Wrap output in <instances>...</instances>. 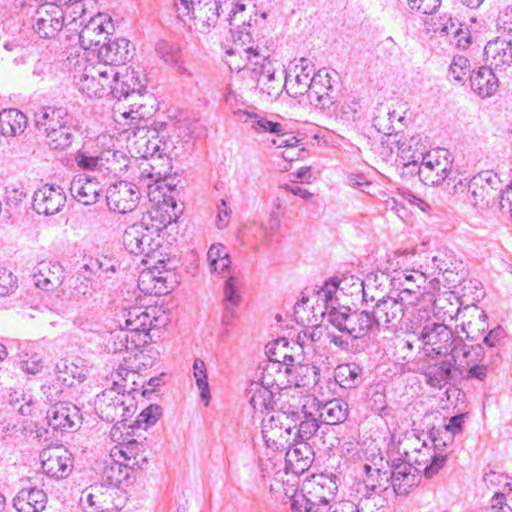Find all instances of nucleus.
I'll return each instance as SVG.
<instances>
[{"mask_svg": "<svg viewBox=\"0 0 512 512\" xmlns=\"http://www.w3.org/2000/svg\"><path fill=\"white\" fill-rule=\"evenodd\" d=\"M78 66L82 67V72L74 75V78L77 79L79 91L88 97L101 98L110 94L120 101L123 96L127 99L139 96L141 86L139 76L134 70H125V73H122L114 71V68L107 64L87 61L82 64L78 62Z\"/></svg>", "mask_w": 512, "mask_h": 512, "instance_id": "nucleus-1", "label": "nucleus"}, {"mask_svg": "<svg viewBox=\"0 0 512 512\" xmlns=\"http://www.w3.org/2000/svg\"><path fill=\"white\" fill-rule=\"evenodd\" d=\"M417 457L412 458L405 452L406 460L394 459L392 461L391 484L394 492L400 496H406L413 487L418 485L421 472L426 478H432L445 465L446 456L442 454L429 455L431 463L427 464L428 457L424 458L421 450H415Z\"/></svg>", "mask_w": 512, "mask_h": 512, "instance_id": "nucleus-2", "label": "nucleus"}, {"mask_svg": "<svg viewBox=\"0 0 512 512\" xmlns=\"http://www.w3.org/2000/svg\"><path fill=\"white\" fill-rule=\"evenodd\" d=\"M134 377L135 372L120 369L116 372V377H113V387L105 389L102 393L98 394L95 399V410L99 417L106 422H125L131 417L135 410L136 404L134 398L128 393L120 392V385L117 378L127 380V377Z\"/></svg>", "mask_w": 512, "mask_h": 512, "instance_id": "nucleus-3", "label": "nucleus"}, {"mask_svg": "<svg viewBox=\"0 0 512 512\" xmlns=\"http://www.w3.org/2000/svg\"><path fill=\"white\" fill-rule=\"evenodd\" d=\"M74 161L80 170L98 172L102 177H117L127 170L129 158L118 150L104 149L97 151L88 144L82 146L75 156Z\"/></svg>", "mask_w": 512, "mask_h": 512, "instance_id": "nucleus-4", "label": "nucleus"}, {"mask_svg": "<svg viewBox=\"0 0 512 512\" xmlns=\"http://www.w3.org/2000/svg\"><path fill=\"white\" fill-rule=\"evenodd\" d=\"M411 329L420 343L419 350L431 358L449 356L459 339L447 325L432 321L430 317H425L421 325L414 324Z\"/></svg>", "mask_w": 512, "mask_h": 512, "instance_id": "nucleus-5", "label": "nucleus"}, {"mask_svg": "<svg viewBox=\"0 0 512 512\" xmlns=\"http://www.w3.org/2000/svg\"><path fill=\"white\" fill-rule=\"evenodd\" d=\"M318 405L316 398L307 397L304 399L300 411H294L293 414H297V426L294 428L293 441L297 443H308L309 440L313 441L316 445L317 441H321L324 448L331 450L335 446V442L338 441L336 437L331 434L329 440L326 441L324 437L329 435V428L326 430L321 429L320 422L318 420V413L315 412L314 408Z\"/></svg>", "mask_w": 512, "mask_h": 512, "instance_id": "nucleus-6", "label": "nucleus"}, {"mask_svg": "<svg viewBox=\"0 0 512 512\" xmlns=\"http://www.w3.org/2000/svg\"><path fill=\"white\" fill-rule=\"evenodd\" d=\"M245 57L250 64V77L256 82V88L265 100L276 99L282 92L281 77H276L274 63L269 55L260 54L258 47L250 46L245 49Z\"/></svg>", "mask_w": 512, "mask_h": 512, "instance_id": "nucleus-7", "label": "nucleus"}, {"mask_svg": "<svg viewBox=\"0 0 512 512\" xmlns=\"http://www.w3.org/2000/svg\"><path fill=\"white\" fill-rule=\"evenodd\" d=\"M450 156L447 149L437 148L425 154L421 153L418 157L413 155V160L406 166L411 167L410 172L417 168V173L425 184L437 186L446 179L451 180L452 160Z\"/></svg>", "mask_w": 512, "mask_h": 512, "instance_id": "nucleus-8", "label": "nucleus"}, {"mask_svg": "<svg viewBox=\"0 0 512 512\" xmlns=\"http://www.w3.org/2000/svg\"><path fill=\"white\" fill-rule=\"evenodd\" d=\"M358 287H361L363 292V300L368 302H374L372 314L375 320H377V327L380 329L381 326L391 324L396 326L405 316L402 311V306L397 302V298L394 295V291H390L388 294H382L378 291L377 287H373L370 284V279L367 283L360 282Z\"/></svg>", "mask_w": 512, "mask_h": 512, "instance_id": "nucleus-9", "label": "nucleus"}, {"mask_svg": "<svg viewBox=\"0 0 512 512\" xmlns=\"http://www.w3.org/2000/svg\"><path fill=\"white\" fill-rule=\"evenodd\" d=\"M71 0H45L33 16V29L41 38H54L64 28L65 12L62 4Z\"/></svg>", "mask_w": 512, "mask_h": 512, "instance_id": "nucleus-10", "label": "nucleus"}, {"mask_svg": "<svg viewBox=\"0 0 512 512\" xmlns=\"http://www.w3.org/2000/svg\"><path fill=\"white\" fill-rule=\"evenodd\" d=\"M394 295L401 304L404 314L409 316L411 327L418 322L421 325L425 317L431 316L435 304L434 294L423 293L421 288H413L411 285L399 289L398 292L394 291Z\"/></svg>", "mask_w": 512, "mask_h": 512, "instance_id": "nucleus-11", "label": "nucleus"}, {"mask_svg": "<svg viewBox=\"0 0 512 512\" xmlns=\"http://www.w3.org/2000/svg\"><path fill=\"white\" fill-rule=\"evenodd\" d=\"M480 282L469 280L468 282L463 283L461 288L462 297L467 298L469 301V297L471 296V303L467 304L463 310L460 308L457 309L456 317L458 318L462 315V318L466 316L474 317L475 320H468L462 322V330L466 333L467 338H475L474 335H470L477 332H484L488 328L487 324V315L483 310H481L475 302L479 301L483 296L482 290L479 288Z\"/></svg>", "mask_w": 512, "mask_h": 512, "instance_id": "nucleus-12", "label": "nucleus"}, {"mask_svg": "<svg viewBox=\"0 0 512 512\" xmlns=\"http://www.w3.org/2000/svg\"><path fill=\"white\" fill-rule=\"evenodd\" d=\"M174 5L178 16L191 15L208 30L216 26L222 15L226 14L227 18L229 14V9L215 0H175Z\"/></svg>", "mask_w": 512, "mask_h": 512, "instance_id": "nucleus-13", "label": "nucleus"}, {"mask_svg": "<svg viewBox=\"0 0 512 512\" xmlns=\"http://www.w3.org/2000/svg\"><path fill=\"white\" fill-rule=\"evenodd\" d=\"M297 414L292 411H273L262 421V435L267 446L283 445L291 440V434L297 426Z\"/></svg>", "mask_w": 512, "mask_h": 512, "instance_id": "nucleus-14", "label": "nucleus"}, {"mask_svg": "<svg viewBox=\"0 0 512 512\" xmlns=\"http://www.w3.org/2000/svg\"><path fill=\"white\" fill-rule=\"evenodd\" d=\"M181 210L173 198L164 199L163 204L143 214L140 225L156 240L160 241V233L172 222H176Z\"/></svg>", "mask_w": 512, "mask_h": 512, "instance_id": "nucleus-15", "label": "nucleus"}, {"mask_svg": "<svg viewBox=\"0 0 512 512\" xmlns=\"http://www.w3.org/2000/svg\"><path fill=\"white\" fill-rule=\"evenodd\" d=\"M105 197L111 211L125 214L137 207L141 194L134 183L119 181L107 188Z\"/></svg>", "mask_w": 512, "mask_h": 512, "instance_id": "nucleus-16", "label": "nucleus"}, {"mask_svg": "<svg viewBox=\"0 0 512 512\" xmlns=\"http://www.w3.org/2000/svg\"><path fill=\"white\" fill-rule=\"evenodd\" d=\"M499 184L497 174L492 171H482L467 183L459 180L460 187H467L474 205H490L498 195Z\"/></svg>", "mask_w": 512, "mask_h": 512, "instance_id": "nucleus-17", "label": "nucleus"}, {"mask_svg": "<svg viewBox=\"0 0 512 512\" xmlns=\"http://www.w3.org/2000/svg\"><path fill=\"white\" fill-rule=\"evenodd\" d=\"M40 459L43 472L55 479L66 478L72 471V454L63 446L42 450Z\"/></svg>", "mask_w": 512, "mask_h": 512, "instance_id": "nucleus-18", "label": "nucleus"}, {"mask_svg": "<svg viewBox=\"0 0 512 512\" xmlns=\"http://www.w3.org/2000/svg\"><path fill=\"white\" fill-rule=\"evenodd\" d=\"M123 245L130 254H144L149 258H154L155 252L160 247V241H156L145 230V226L134 223L124 231Z\"/></svg>", "mask_w": 512, "mask_h": 512, "instance_id": "nucleus-19", "label": "nucleus"}, {"mask_svg": "<svg viewBox=\"0 0 512 512\" xmlns=\"http://www.w3.org/2000/svg\"><path fill=\"white\" fill-rule=\"evenodd\" d=\"M338 491L335 478L326 475H315L303 485L301 494L310 502L329 507L333 504Z\"/></svg>", "mask_w": 512, "mask_h": 512, "instance_id": "nucleus-20", "label": "nucleus"}, {"mask_svg": "<svg viewBox=\"0 0 512 512\" xmlns=\"http://www.w3.org/2000/svg\"><path fill=\"white\" fill-rule=\"evenodd\" d=\"M55 371L57 383H61V387H70L74 384L75 380L81 382L85 379L86 369L83 364H78L68 359H61L57 362ZM42 390L49 401L56 400L55 396L62 392V388L56 387L55 384H53V387L43 385Z\"/></svg>", "mask_w": 512, "mask_h": 512, "instance_id": "nucleus-21", "label": "nucleus"}, {"mask_svg": "<svg viewBox=\"0 0 512 512\" xmlns=\"http://www.w3.org/2000/svg\"><path fill=\"white\" fill-rule=\"evenodd\" d=\"M107 40L98 48L97 63L107 64L112 66L114 71L125 73V70L129 69L123 65L132 57L129 49L130 41L126 38L111 39L109 37Z\"/></svg>", "mask_w": 512, "mask_h": 512, "instance_id": "nucleus-22", "label": "nucleus"}, {"mask_svg": "<svg viewBox=\"0 0 512 512\" xmlns=\"http://www.w3.org/2000/svg\"><path fill=\"white\" fill-rule=\"evenodd\" d=\"M66 203V194L58 185H44L34 192L33 209L45 216L55 215Z\"/></svg>", "mask_w": 512, "mask_h": 512, "instance_id": "nucleus-23", "label": "nucleus"}, {"mask_svg": "<svg viewBox=\"0 0 512 512\" xmlns=\"http://www.w3.org/2000/svg\"><path fill=\"white\" fill-rule=\"evenodd\" d=\"M46 419L54 430L70 431L80 426L82 416L76 405L59 401L48 409Z\"/></svg>", "mask_w": 512, "mask_h": 512, "instance_id": "nucleus-24", "label": "nucleus"}, {"mask_svg": "<svg viewBox=\"0 0 512 512\" xmlns=\"http://www.w3.org/2000/svg\"><path fill=\"white\" fill-rule=\"evenodd\" d=\"M113 28L111 19L105 24L102 15L91 17L79 31V42L85 50H97L108 39L109 29Z\"/></svg>", "mask_w": 512, "mask_h": 512, "instance_id": "nucleus-25", "label": "nucleus"}, {"mask_svg": "<svg viewBox=\"0 0 512 512\" xmlns=\"http://www.w3.org/2000/svg\"><path fill=\"white\" fill-rule=\"evenodd\" d=\"M73 120L65 107H40L33 116L34 125L43 136L49 134L54 128H59Z\"/></svg>", "mask_w": 512, "mask_h": 512, "instance_id": "nucleus-26", "label": "nucleus"}, {"mask_svg": "<svg viewBox=\"0 0 512 512\" xmlns=\"http://www.w3.org/2000/svg\"><path fill=\"white\" fill-rule=\"evenodd\" d=\"M331 74L326 69L313 73L307 98L312 106L319 109L329 108L333 104Z\"/></svg>", "mask_w": 512, "mask_h": 512, "instance_id": "nucleus-27", "label": "nucleus"}, {"mask_svg": "<svg viewBox=\"0 0 512 512\" xmlns=\"http://www.w3.org/2000/svg\"><path fill=\"white\" fill-rule=\"evenodd\" d=\"M70 192L78 202L84 205H93L100 198L102 185L94 176L79 174L71 181Z\"/></svg>", "mask_w": 512, "mask_h": 512, "instance_id": "nucleus-28", "label": "nucleus"}, {"mask_svg": "<svg viewBox=\"0 0 512 512\" xmlns=\"http://www.w3.org/2000/svg\"><path fill=\"white\" fill-rule=\"evenodd\" d=\"M459 375H464L465 369L482 362L485 356L484 348L481 345H468L458 339L453 351L449 355Z\"/></svg>", "mask_w": 512, "mask_h": 512, "instance_id": "nucleus-29", "label": "nucleus"}, {"mask_svg": "<svg viewBox=\"0 0 512 512\" xmlns=\"http://www.w3.org/2000/svg\"><path fill=\"white\" fill-rule=\"evenodd\" d=\"M64 279V269L59 262L42 261L34 272L35 285L43 290L58 288Z\"/></svg>", "mask_w": 512, "mask_h": 512, "instance_id": "nucleus-30", "label": "nucleus"}, {"mask_svg": "<svg viewBox=\"0 0 512 512\" xmlns=\"http://www.w3.org/2000/svg\"><path fill=\"white\" fill-rule=\"evenodd\" d=\"M484 54L489 67L494 70H505L512 63V42L497 38L489 41Z\"/></svg>", "mask_w": 512, "mask_h": 512, "instance_id": "nucleus-31", "label": "nucleus"}, {"mask_svg": "<svg viewBox=\"0 0 512 512\" xmlns=\"http://www.w3.org/2000/svg\"><path fill=\"white\" fill-rule=\"evenodd\" d=\"M433 268L443 275L448 287H455L461 282L462 276L459 271L463 270V263L451 252H439L432 258Z\"/></svg>", "mask_w": 512, "mask_h": 512, "instance_id": "nucleus-32", "label": "nucleus"}, {"mask_svg": "<svg viewBox=\"0 0 512 512\" xmlns=\"http://www.w3.org/2000/svg\"><path fill=\"white\" fill-rule=\"evenodd\" d=\"M167 273L168 271L159 270L158 266L141 272L138 278L139 289L149 295L168 294L172 287L167 284V275H164Z\"/></svg>", "mask_w": 512, "mask_h": 512, "instance_id": "nucleus-33", "label": "nucleus"}, {"mask_svg": "<svg viewBox=\"0 0 512 512\" xmlns=\"http://www.w3.org/2000/svg\"><path fill=\"white\" fill-rule=\"evenodd\" d=\"M300 63V65L295 67L296 70L300 68V72L293 78H291V76H286L283 84V88H285L287 93L293 98H297L305 94L308 95L309 88L311 86V74L313 73V67L305 58H302Z\"/></svg>", "mask_w": 512, "mask_h": 512, "instance_id": "nucleus-34", "label": "nucleus"}, {"mask_svg": "<svg viewBox=\"0 0 512 512\" xmlns=\"http://www.w3.org/2000/svg\"><path fill=\"white\" fill-rule=\"evenodd\" d=\"M426 382L434 388H443L459 375L451 359L441 360L429 365L424 373Z\"/></svg>", "mask_w": 512, "mask_h": 512, "instance_id": "nucleus-35", "label": "nucleus"}, {"mask_svg": "<svg viewBox=\"0 0 512 512\" xmlns=\"http://www.w3.org/2000/svg\"><path fill=\"white\" fill-rule=\"evenodd\" d=\"M46 503L45 492L36 487L21 489L13 499V506L18 512H41Z\"/></svg>", "mask_w": 512, "mask_h": 512, "instance_id": "nucleus-36", "label": "nucleus"}, {"mask_svg": "<svg viewBox=\"0 0 512 512\" xmlns=\"http://www.w3.org/2000/svg\"><path fill=\"white\" fill-rule=\"evenodd\" d=\"M124 322L119 320L121 330L128 332H148L152 325V318L144 307H131L123 312Z\"/></svg>", "mask_w": 512, "mask_h": 512, "instance_id": "nucleus-37", "label": "nucleus"}, {"mask_svg": "<svg viewBox=\"0 0 512 512\" xmlns=\"http://www.w3.org/2000/svg\"><path fill=\"white\" fill-rule=\"evenodd\" d=\"M318 417L328 425L344 422L348 417V404L342 399H332L324 404L318 401L314 408Z\"/></svg>", "mask_w": 512, "mask_h": 512, "instance_id": "nucleus-38", "label": "nucleus"}, {"mask_svg": "<svg viewBox=\"0 0 512 512\" xmlns=\"http://www.w3.org/2000/svg\"><path fill=\"white\" fill-rule=\"evenodd\" d=\"M491 67H481L470 77L472 89L482 98L493 95L498 89V79Z\"/></svg>", "mask_w": 512, "mask_h": 512, "instance_id": "nucleus-39", "label": "nucleus"}, {"mask_svg": "<svg viewBox=\"0 0 512 512\" xmlns=\"http://www.w3.org/2000/svg\"><path fill=\"white\" fill-rule=\"evenodd\" d=\"M27 117L17 109H4L0 112V134L6 137L24 132Z\"/></svg>", "mask_w": 512, "mask_h": 512, "instance_id": "nucleus-40", "label": "nucleus"}, {"mask_svg": "<svg viewBox=\"0 0 512 512\" xmlns=\"http://www.w3.org/2000/svg\"><path fill=\"white\" fill-rule=\"evenodd\" d=\"M348 278L338 280L337 278H331L326 281L324 286L318 291V301H322L324 304V311L322 314H326L329 318L330 314L334 310L340 309L343 305H340L336 293L338 290H344L343 285L347 282Z\"/></svg>", "mask_w": 512, "mask_h": 512, "instance_id": "nucleus-41", "label": "nucleus"}, {"mask_svg": "<svg viewBox=\"0 0 512 512\" xmlns=\"http://www.w3.org/2000/svg\"><path fill=\"white\" fill-rule=\"evenodd\" d=\"M77 130L74 120L59 128H54L49 134L44 135L46 144L52 150H65L73 143Z\"/></svg>", "mask_w": 512, "mask_h": 512, "instance_id": "nucleus-42", "label": "nucleus"}, {"mask_svg": "<svg viewBox=\"0 0 512 512\" xmlns=\"http://www.w3.org/2000/svg\"><path fill=\"white\" fill-rule=\"evenodd\" d=\"M132 479L134 476L130 467L119 459L111 462L103 471V480L112 487L120 488L122 485H129Z\"/></svg>", "mask_w": 512, "mask_h": 512, "instance_id": "nucleus-43", "label": "nucleus"}, {"mask_svg": "<svg viewBox=\"0 0 512 512\" xmlns=\"http://www.w3.org/2000/svg\"><path fill=\"white\" fill-rule=\"evenodd\" d=\"M329 322L340 332L346 333L351 339H360L353 310L342 306L329 316Z\"/></svg>", "mask_w": 512, "mask_h": 512, "instance_id": "nucleus-44", "label": "nucleus"}, {"mask_svg": "<svg viewBox=\"0 0 512 512\" xmlns=\"http://www.w3.org/2000/svg\"><path fill=\"white\" fill-rule=\"evenodd\" d=\"M139 85L141 86V90L138 91L139 96L129 97V99L123 96L120 101L123 100L129 108L128 111L125 110L121 113L122 117L130 118L132 121L138 120L140 122L150 114V111L147 109V100L151 97L150 95H146V87L140 80Z\"/></svg>", "mask_w": 512, "mask_h": 512, "instance_id": "nucleus-45", "label": "nucleus"}, {"mask_svg": "<svg viewBox=\"0 0 512 512\" xmlns=\"http://www.w3.org/2000/svg\"><path fill=\"white\" fill-rule=\"evenodd\" d=\"M241 296L236 285V278L230 277L225 281L223 298L222 324L230 325L235 317V308L240 304Z\"/></svg>", "mask_w": 512, "mask_h": 512, "instance_id": "nucleus-46", "label": "nucleus"}, {"mask_svg": "<svg viewBox=\"0 0 512 512\" xmlns=\"http://www.w3.org/2000/svg\"><path fill=\"white\" fill-rule=\"evenodd\" d=\"M243 121L250 123L251 129L257 134H270L281 135L283 133V124L280 122H274L264 116H260L256 113L243 111Z\"/></svg>", "mask_w": 512, "mask_h": 512, "instance_id": "nucleus-47", "label": "nucleus"}, {"mask_svg": "<svg viewBox=\"0 0 512 512\" xmlns=\"http://www.w3.org/2000/svg\"><path fill=\"white\" fill-rule=\"evenodd\" d=\"M362 372L356 363L341 364L335 370V380L342 388L353 389L362 383Z\"/></svg>", "mask_w": 512, "mask_h": 512, "instance_id": "nucleus-48", "label": "nucleus"}, {"mask_svg": "<svg viewBox=\"0 0 512 512\" xmlns=\"http://www.w3.org/2000/svg\"><path fill=\"white\" fill-rule=\"evenodd\" d=\"M366 478L364 480V487L366 491H371L374 494H380L388 488V482L391 476L387 471L382 472L381 469L372 468L370 465H365Z\"/></svg>", "mask_w": 512, "mask_h": 512, "instance_id": "nucleus-49", "label": "nucleus"}, {"mask_svg": "<svg viewBox=\"0 0 512 512\" xmlns=\"http://www.w3.org/2000/svg\"><path fill=\"white\" fill-rule=\"evenodd\" d=\"M249 402L256 411L268 410L272 407L273 393L263 384L254 382L248 389Z\"/></svg>", "mask_w": 512, "mask_h": 512, "instance_id": "nucleus-50", "label": "nucleus"}, {"mask_svg": "<svg viewBox=\"0 0 512 512\" xmlns=\"http://www.w3.org/2000/svg\"><path fill=\"white\" fill-rule=\"evenodd\" d=\"M302 447H295L286 453V461L294 473L304 472L311 464V450L308 443H301Z\"/></svg>", "mask_w": 512, "mask_h": 512, "instance_id": "nucleus-51", "label": "nucleus"}, {"mask_svg": "<svg viewBox=\"0 0 512 512\" xmlns=\"http://www.w3.org/2000/svg\"><path fill=\"white\" fill-rule=\"evenodd\" d=\"M237 16H235L234 25L230 26V31L232 32L233 42L235 45V49L238 50V53H244L245 49L252 46L253 48V38L252 33L250 31L251 23L243 21L242 25L240 26L238 23H236Z\"/></svg>", "mask_w": 512, "mask_h": 512, "instance_id": "nucleus-52", "label": "nucleus"}, {"mask_svg": "<svg viewBox=\"0 0 512 512\" xmlns=\"http://www.w3.org/2000/svg\"><path fill=\"white\" fill-rule=\"evenodd\" d=\"M83 0H71L67 4H62L64 6L65 12V25L69 31H77L78 20L81 19L79 25H83L85 21V7L82 3Z\"/></svg>", "mask_w": 512, "mask_h": 512, "instance_id": "nucleus-53", "label": "nucleus"}, {"mask_svg": "<svg viewBox=\"0 0 512 512\" xmlns=\"http://www.w3.org/2000/svg\"><path fill=\"white\" fill-rule=\"evenodd\" d=\"M193 376L200 391V398L207 406L210 401V388L208 383L206 364L200 358H196L193 362Z\"/></svg>", "mask_w": 512, "mask_h": 512, "instance_id": "nucleus-54", "label": "nucleus"}, {"mask_svg": "<svg viewBox=\"0 0 512 512\" xmlns=\"http://www.w3.org/2000/svg\"><path fill=\"white\" fill-rule=\"evenodd\" d=\"M372 501L374 498L371 495L360 499L358 504L348 500L334 501L329 506V512H373L372 508L376 506V503L371 505Z\"/></svg>", "mask_w": 512, "mask_h": 512, "instance_id": "nucleus-55", "label": "nucleus"}, {"mask_svg": "<svg viewBox=\"0 0 512 512\" xmlns=\"http://www.w3.org/2000/svg\"><path fill=\"white\" fill-rule=\"evenodd\" d=\"M156 52L165 63L170 66L178 67L180 73L185 72V68L180 65V50L176 45L160 41L157 43Z\"/></svg>", "mask_w": 512, "mask_h": 512, "instance_id": "nucleus-56", "label": "nucleus"}, {"mask_svg": "<svg viewBox=\"0 0 512 512\" xmlns=\"http://www.w3.org/2000/svg\"><path fill=\"white\" fill-rule=\"evenodd\" d=\"M367 407L378 414H381L387 407L385 388L381 384L372 385L366 394Z\"/></svg>", "mask_w": 512, "mask_h": 512, "instance_id": "nucleus-57", "label": "nucleus"}, {"mask_svg": "<svg viewBox=\"0 0 512 512\" xmlns=\"http://www.w3.org/2000/svg\"><path fill=\"white\" fill-rule=\"evenodd\" d=\"M353 314L356 321V326L358 329V335L361 338H364L371 333L379 331L377 327V320L374 319L372 311L368 310H353Z\"/></svg>", "mask_w": 512, "mask_h": 512, "instance_id": "nucleus-58", "label": "nucleus"}, {"mask_svg": "<svg viewBox=\"0 0 512 512\" xmlns=\"http://www.w3.org/2000/svg\"><path fill=\"white\" fill-rule=\"evenodd\" d=\"M291 512H329V507L308 501L301 493H295L290 500Z\"/></svg>", "mask_w": 512, "mask_h": 512, "instance_id": "nucleus-59", "label": "nucleus"}, {"mask_svg": "<svg viewBox=\"0 0 512 512\" xmlns=\"http://www.w3.org/2000/svg\"><path fill=\"white\" fill-rule=\"evenodd\" d=\"M10 404L21 415H30L32 412L33 400L30 394L14 392L10 394Z\"/></svg>", "mask_w": 512, "mask_h": 512, "instance_id": "nucleus-60", "label": "nucleus"}, {"mask_svg": "<svg viewBox=\"0 0 512 512\" xmlns=\"http://www.w3.org/2000/svg\"><path fill=\"white\" fill-rule=\"evenodd\" d=\"M83 269L101 277L103 274L115 272V265L111 259L104 257L103 259H91L89 263L84 265Z\"/></svg>", "mask_w": 512, "mask_h": 512, "instance_id": "nucleus-61", "label": "nucleus"}, {"mask_svg": "<svg viewBox=\"0 0 512 512\" xmlns=\"http://www.w3.org/2000/svg\"><path fill=\"white\" fill-rule=\"evenodd\" d=\"M71 288L75 297L92 295L93 282L82 273H79L72 281Z\"/></svg>", "mask_w": 512, "mask_h": 512, "instance_id": "nucleus-62", "label": "nucleus"}, {"mask_svg": "<svg viewBox=\"0 0 512 512\" xmlns=\"http://www.w3.org/2000/svg\"><path fill=\"white\" fill-rule=\"evenodd\" d=\"M362 104L356 97H348L342 105V118L346 121H355L360 118Z\"/></svg>", "mask_w": 512, "mask_h": 512, "instance_id": "nucleus-63", "label": "nucleus"}, {"mask_svg": "<svg viewBox=\"0 0 512 512\" xmlns=\"http://www.w3.org/2000/svg\"><path fill=\"white\" fill-rule=\"evenodd\" d=\"M93 488L82 492L80 505L85 512H106L100 505L99 496L93 493Z\"/></svg>", "mask_w": 512, "mask_h": 512, "instance_id": "nucleus-64", "label": "nucleus"}]
</instances>
